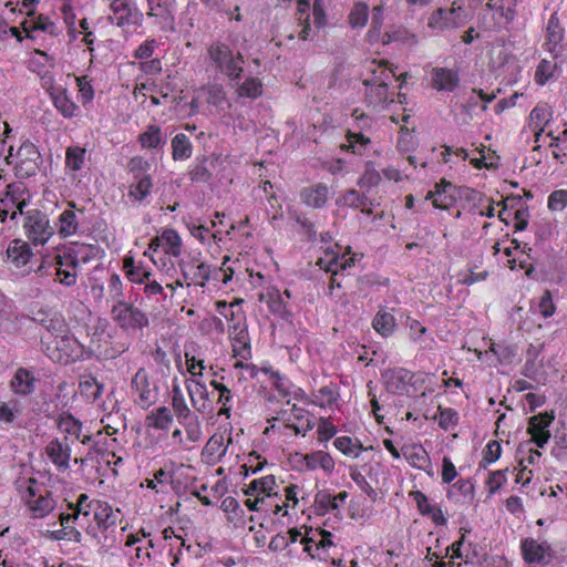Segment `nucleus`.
<instances>
[{
	"mask_svg": "<svg viewBox=\"0 0 567 567\" xmlns=\"http://www.w3.org/2000/svg\"><path fill=\"white\" fill-rule=\"evenodd\" d=\"M564 40L565 27L555 11L550 14L545 28L543 49L550 54L553 60H557L564 55Z\"/></svg>",
	"mask_w": 567,
	"mask_h": 567,
	"instance_id": "f8f14e48",
	"label": "nucleus"
},
{
	"mask_svg": "<svg viewBox=\"0 0 567 567\" xmlns=\"http://www.w3.org/2000/svg\"><path fill=\"white\" fill-rule=\"evenodd\" d=\"M331 197L330 188L324 183H317L300 190L301 202L311 208L320 209L326 206Z\"/></svg>",
	"mask_w": 567,
	"mask_h": 567,
	"instance_id": "aec40b11",
	"label": "nucleus"
},
{
	"mask_svg": "<svg viewBox=\"0 0 567 567\" xmlns=\"http://www.w3.org/2000/svg\"><path fill=\"white\" fill-rule=\"evenodd\" d=\"M467 22V14L455 0L450 9L439 8L429 18V27L434 30L457 29Z\"/></svg>",
	"mask_w": 567,
	"mask_h": 567,
	"instance_id": "9b49d317",
	"label": "nucleus"
},
{
	"mask_svg": "<svg viewBox=\"0 0 567 567\" xmlns=\"http://www.w3.org/2000/svg\"><path fill=\"white\" fill-rule=\"evenodd\" d=\"M523 558L528 564H548L551 558V547L547 542L525 538L520 542Z\"/></svg>",
	"mask_w": 567,
	"mask_h": 567,
	"instance_id": "a211bd4d",
	"label": "nucleus"
},
{
	"mask_svg": "<svg viewBox=\"0 0 567 567\" xmlns=\"http://www.w3.org/2000/svg\"><path fill=\"white\" fill-rule=\"evenodd\" d=\"M23 226L28 238L35 245L45 244L53 235L48 216L37 209L27 212Z\"/></svg>",
	"mask_w": 567,
	"mask_h": 567,
	"instance_id": "ddd939ff",
	"label": "nucleus"
},
{
	"mask_svg": "<svg viewBox=\"0 0 567 567\" xmlns=\"http://www.w3.org/2000/svg\"><path fill=\"white\" fill-rule=\"evenodd\" d=\"M37 379L33 372L25 368H19L10 381L11 390L19 395H29L35 389Z\"/></svg>",
	"mask_w": 567,
	"mask_h": 567,
	"instance_id": "a878e982",
	"label": "nucleus"
},
{
	"mask_svg": "<svg viewBox=\"0 0 567 567\" xmlns=\"http://www.w3.org/2000/svg\"><path fill=\"white\" fill-rule=\"evenodd\" d=\"M208 158L206 156L197 157L189 167V178L196 183H207L212 178V174L207 167Z\"/></svg>",
	"mask_w": 567,
	"mask_h": 567,
	"instance_id": "09e8293b",
	"label": "nucleus"
},
{
	"mask_svg": "<svg viewBox=\"0 0 567 567\" xmlns=\"http://www.w3.org/2000/svg\"><path fill=\"white\" fill-rule=\"evenodd\" d=\"M557 65L553 61L543 59L535 71V81L539 85H544L546 82L549 81V79L553 78L554 72L556 70Z\"/></svg>",
	"mask_w": 567,
	"mask_h": 567,
	"instance_id": "680f3d73",
	"label": "nucleus"
},
{
	"mask_svg": "<svg viewBox=\"0 0 567 567\" xmlns=\"http://www.w3.org/2000/svg\"><path fill=\"white\" fill-rule=\"evenodd\" d=\"M177 266L187 287L195 285L205 288L207 282L213 278V274L219 271L209 264L199 261L195 257L188 259L181 258L177 261Z\"/></svg>",
	"mask_w": 567,
	"mask_h": 567,
	"instance_id": "9d476101",
	"label": "nucleus"
},
{
	"mask_svg": "<svg viewBox=\"0 0 567 567\" xmlns=\"http://www.w3.org/2000/svg\"><path fill=\"white\" fill-rule=\"evenodd\" d=\"M347 141L348 144L342 145V148L358 155H362L371 142L361 132L354 133L351 131L347 133Z\"/></svg>",
	"mask_w": 567,
	"mask_h": 567,
	"instance_id": "3c124183",
	"label": "nucleus"
},
{
	"mask_svg": "<svg viewBox=\"0 0 567 567\" xmlns=\"http://www.w3.org/2000/svg\"><path fill=\"white\" fill-rule=\"evenodd\" d=\"M134 178L136 179L135 183H133L130 186L128 189V196L133 197L136 202L144 200L152 188V179L150 175H134Z\"/></svg>",
	"mask_w": 567,
	"mask_h": 567,
	"instance_id": "37998d69",
	"label": "nucleus"
},
{
	"mask_svg": "<svg viewBox=\"0 0 567 567\" xmlns=\"http://www.w3.org/2000/svg\"><path fill=\"white\" fill-rule=\"evenodd\" d=\"M109 20L124 32H133L143 25L144 13L136 0H111Z\"/></svg>",
	"mask_w": 567,
	"mask_h": 567,
	"instance_id": "20e7f679",
	"label": "nucleus"
},
{
	"mask_svg": "<svg viewBox=\"0 0 567 567\" xmlns=\"http://www.w3.org/2000/svg\"><path fill=\"white\" fill-rule=\"evenodd\" d=\"M74 204H69V208L64 209L58 218V233L61 237H70L79 231L80 217L84 215L83 209L74 210Z\"/></svg>",
	"mask_w": 567,
	"mask_h": 567,
	"instance_id": "393cba45",
	"label": "nucleus"
},
{
	"mask_svg": "<svg viewBox=\"0 0 567 567\" xmlns=\"http://www.w3.org/2000/svg\"><path fill=\"white\" fill-rule=\"evenodd\" d=\"M245 505L250 509V511H265V512H268V511H271L275 515L279 514L284 508H285V513L284 515L287 514V504L285 503L284 505H280L278 503H270L267 501V497H255V498H251V496H249V498L245 502Z\"/></svg>",
	"mask_w": 567,
	"mask_h": 567,
	"instance_id": "de8ad7c7",
	"label": "nucleus"
},
{
	"mask_svg": "<svg viewBox=\"0 0 567 567\" xmlns=\"http://www.w3.org/2000/svg\"><path fill=\"white\" fill-rule=\"evenodd\" d=\"M354 256L348 257L346 254H341V247L336 245L334 248H327L324 251V256L320 257L317 264L327 272H331L332 285L340 287V284L337 282L336 280V276L352 268L354 266Z\"/></svg>",
	"mask_w": 567,
	"mask_h": 567,
	"instance_id": "4468645a",
	"label": "nucleus"
},
{
	"mask_svg": "<svg viewBox=\"0 0 567 567\" xmlns=\"http://www.w3.org/2000/svg\"><path fill=\"white\" fill-rule=\"evenodd\" d=\"M111 317L123 330H142L150 324L147 315L127 301L113 303Z\"/></svg>",
	"mask_w": 567,
	"mask_h": 567,
	"instance_id": "1a4fd4ad",
	"label": "nucleus"
},
{
	"mask_svg": "<svg viewBox=\"0 0 567 567\" xmlns=\"http://www.w3.org/2000/svg\"><path fill=\"white\" fill-rule=\"evenodd\" d=\"M172 408L178 423L185 429L187 439L190 442H198L202 439V426L198 416L188 406L183 391L178 384L172 388Z\"/></svg>",
	"mask_w": 567,
	"mask_h": 567,
	"instance_id": "39448f33",
	"label": "nucleus"
},
{
	"mask_svg": "<svg viewBox=\"0 0 567 567\" xmlns=\"http://www.w3.org/2000/svg\"><path fill=\"white\" fill-rule=\"evenodd\" d=\"M373 329L384 338L392 336L396 328L394 316L384 310H379L372 320Z\"/></svg>",
	"mask_w": 567,
	"mask_h": 567,
	"instance_id": "c9c22d12",
	"label": "nucleus"
},
{
	"mask_svg": "<svg viewBox=\"0 0 567 567\" xmlns=\"http://www.w3.org/2000/svg\"><path fill=\"white\" fill-rule=\"evenodd\" d=\"M147 427L167 430L173 422V415L166 406L157 408L146 416Z\"/></svg>",
	"mask_w": 567,
	"mask_h": 567,
	"instance_id": "a19ab883",
	"label": "nucleus"
},
{
	"mask_svg": "<svg viewBox=\"0 0 567 567\" xmlns=\"http://www.w3.org/2000/svg\"><path fill=\"white\" fill-rule=\"evenodd\" d=\"M53 103L64 117L74 116L78 111L76 104L71 100L65 90L56 91L53 95Z\"/></svg>",
	"mask_w": 567,
	"mask_h": 567,
	"instance_id": "49530a36",
	"label": "nucleus"
},
{
	"mask_svg": "<svg viewBox=\"0 0 567 567\" xmlns=\"http://www.w3.org/2000/svg\"><path fill=\"white\" fill-rule=\"evenodd\" d=\"M210 385L219 392L218 403L221 404V409L219 410L220 415L230 416V405L229 403L233 400L230 390L223 383H219L215 380L210 382Z\"/></svg>",
	"mask_w": 567,
	"mask_h": 567,
	"instance_id": "052dcab7",
	"label": "nucleus"
},
{
	"mask_svg": "<svg viewBox=\"0 0 567 567\" xmlns=\"http://www.w3.org/2000/svg\"><path fill=\"white\" fill-rule=\"evenodd\" d=\"M58 427L61 432L74 437L80 439L83 424L80 420L75 419L72 414L63 412L58 419Z\"/></svg>",
	"mask_w": 567,
	"mask_h": 567,
	"instance_id": "c03bdc74",
	"label": "nucleus"
},
{
	"mask_svg": "<svg viewBox=\"0 0 567 567\" xmlns=\"http://www.w3.org/2000/svg\"><path fill=\"white\" fill-rule=\"evenodd\" d=\"M312 415L309 413V411L297 406L296 404L292 405L290 410V415L288 417L289 421H297V424H290L288 425L290 429H293L296 434H302L306 435L307 432L313 429L315 422L312 420Z\"/></svg>",
	"mask_w": 567,
	"mask_h": 567,
	"instance_id": "c756f323",
	"label": "nucleus"
},
{
	"mask_svg": "<svg viewBox=\"0 0 567 567\" xmlns=\"http://www.w3.org/2000/svg\"><path fill=\"white\" fill-rule=\"evenodd\" d=\"M284 297L290 298V291L281 292L279 289L271 287L259 295V301L267 303L271 313L282 317L286 313Z\"/></svg>",
	"mask_w": 567,
	"mask_h": 567,
	"instance_id": "cd10ccee",
	"label": "nucleus"
},
{
	"mask_svg": "<svg viewBox=\"0 0 567 567\" xmlns=\"http://www.w3.org/2000/svg\"><path fill=\"white\" fill-rule=\"evenodd\" d=\"M44 451L59 472L64 473L70 468L71 446L68 443V437L51 440Z\"/></svg>",
	"mask_w": 567,
	"mask_h": 567,
	"instance_id": "f3484780",
	"label": "nucleus"
},
{
	"mask_svg": "<svg viewBox=\"0 0 567 567\" xmlns=\"http://www.w3.org/2000/svg\"><path fill=\"white\" fill-rule=\"evenodd\" d=\"M124 271L126 278L136 285H144L153 274L150 269L144 267L142 264L136 265L132 257L124 259Z\"/></svg>",
	"mask_w": 567,
	"mask_h": 567,
	"instance_id": "473e14b6",
	"label": "nucleus"
},
{
	"mask_svg": "<svg viewBox=\"0 0 567 567\" xmlns=\"http://www.w3.org/2000/svg\"><path fill=\"white\" fill-rule=\"evenodd\" d=\"M434 420L437 421L439 425L449 431L454 429L458 422V414L452 408H442L440 406L437 413L434 415Z\"/></svg>",
	"mask_w": 567,
	"mask_h": 567,
	"instance_id": "6e6d98bb",
	"label": "nucleus"
},
{
	"mask_svg": "<svg viewBox=\"0 0 567 567\" xmlns=\"http://www.w3.org/2000/svg\"><path fill=\"white\" fill-rule=\"evenodd\" d=\"M10 147L9 155L6 161L8 164L14 163L16 175L21 178L34 176L41 164V155L33 143L24 142L21 144L17 154H12Z\"/></svg>",
	"mask_w": 567,
	"mask_h": 567,
	"instance_id": "0eeeda50",
	"label": "nucleus"
},
{
	"mask_svg": "<svg viewBox=\"0 0 567 567\" xmlns=\"http://www.w3.org/2000/svg\"><path fill=\"white\" fill-rule=\"evenodd\" d=\"M131 393L135 404L146 410L158 400V385L144 368H140L131 381Z\"/></svg>",
	"mask_w": 567,
	"mask_h": 567,
	"instance_id": "6e6552de",
	"label": "nucleus"
},
{
	"mask_svg": "<svg viewBox=\"0 0 567 567\" xmlns=\"http://www.w3.org/2000/svg\"><path fill=\"white\" fill-rule=\"evenodd\" d=\"M172 156L175 161L188 159L193 154V145L184 133L175 135L172 140Z\"/></svg>",
	"mask_w": 567,
	"mask_h": 567,
	"instance_id": "ea45409f",
	"label": "nucleus"
},
{
	"mask_svg": "<svg viewBox=\"0 0 567 567\" xmlns=\"http://www.w3.org/2000/svg\"><path fill=\"white\" fill-rule=\"evenodd\" d=\"M380 181V173L373 167L371 162H368L362 176L358 181V185L360 187L371 188L377 186Z\"/></svg>",
	"mask_w": 567,
	"mask_h": 567,
	"instance_id": "774afa93",
	"label": "nucleus"
},
{
	"mask_svg": "<svg viewBox=\"0 0 567 567\" xmlns=\"http://www.w3.org/2000/svg\"><path fill=\"white\" fill-rule=\"evenodd\" d=\"M508 468L492 471L485 482L488 493L495 494L507 482Z\"/></svg>",
	"mask_w": 567,
	"mask_h": 567,
	"instance_id": "69168bd1",
	"label": "nucleus"
},
{
	"mask_svg": "<svg viewBox=\"0 0 567 567\" xmlns=\"http://www.w3.org/2000/svg\"><path fill=\"white\" fill-rule=\"evenodd\" d=\"M228 445L224 443L221 434H214L205 445V451L209 456L220 458L227 453Z\"/></svg>",
	"mask_w": 567,
	"mask_h": 567,
	"instance_id": "e2e57ef3",
	"label": "nucleus"
},
{
	"mask_svg": "<svg viewBox=\"0 0 567 567\" xmlns=\"http://www.w3.org/2000/svg\"><path fill=\"white\" fill-rule=\"evenodd\" d=\"M176 4L174 0H156L147 4L146 16L154 19V23L163 32H175Z\"/></svg>",
	"mask_w": 567,
	"mask_h": 567,
	"instance_id": "2eb2a0df",
	"label": "nucleus"
},
{
	"mask_svg": "<svg viewBox=\"0 0 567 567\" xmlns=\"http://www.w3.org/2000/svg\"><path fill=\"white\" fill-rule=\"evenodd\" d=\"M142 542V538L138 534L128 535L125 540L126 547H134L135 555L131 557V565H143L144 561H150L152 556L147 548L140 546L138 544Z\"/></svg>",
	"mask_w": 567,
	"mask_h": 567,
	"instance_id": "a18cd8bd",
	"label": "nucleus"
},
{
	"mask_svg": "<svg viewBox=\"0 0 567 567\" xmlns=\"http://www.w3.org/2000/svg\"><path fill=\"white\" fill-rule=\"evenodd\" d=\"M138 140L142 147L148 150L162 147L166 143V136L157 125L147 126L146 131L140 135Z\"/></svg>",
	"mask_w": 567,
	"mask_h": 567,
	"instance_id": "e433bc0d",
	"label": "nucleus"
},
{
	"mask_svg": "<svg viewBox=\"0 0 567 567\" xmlns=\"http://www.w3.org/2000/svg\"><path fill=\"white\" fill-rule=\"evenodd\" d=\"M84 245L70 247L56 257L55 277L60 284L66 287L74 286L78 280L80 264H86L91 257ZM92 250V248H90Z\"/></svg>",
	"mask_w": 567,
	"mask_h": 567,
	"instance_id": "7ed1b4c3",
	"label": "nucleus"
},
{
	"mask_svg": "<svg viewBox=\"0 0 567 567\" xmlns=\"http://www.w3.org/2000/svg\"><path fill=\"white\" fill-rule=\"evenodd\" d=\"M431 83L439 92H452L460 84L458 72L449 68H433L431 71Z\"/></svg>",
	"mask_w": 567,
	"mask_h": 567,
	"instance_id": "5701e85b",
	"label": "nucleus"
},
{
	"mask_svg": "<svg viewBox=\"0 0 567 567\" xmlns=\"http://www.w3.org/2000/svg\"><path fill=\"white\" fill-rule=\"evenodd\" d=\"M403 456L411 466L430 473L431 460L422 445L414 444L403 449Z\"/></svg>",
	"mask_w": 567,
	"mask_h": 567,
	"instance_id": "c85d7f7f",
	"label": "nucleus"
},
{
	"mask_svg": "<svg viewBox=\"0 0 567 567\" xmlns=\"http://www.w3.org/2000/svg\"><path fill=\"white\" fill-rule=\"evenodd\" d=\"M8 192L6 193L4 198L0 200V220L3 221L8 216L11 219H14L18 214L23 213V207L25 203L23 199H18L16 194L20 192L19 185H8Z\"/></svg>",
	"mask_w": 567,
	"mask_h": 567,
	"instance_id": "b1692460",
	"label": "nucleus"
},
{
	"mask_svg": "<svg viewBox=\"0 0 567 567\" xmlns=\"http://www.w3.org/2000/svg\"><path fill=\"white\" fill-rule=\"evenodd\" d=\"M386 39L383 43L398 42L406 47H414L417 44V35L405 27H395L391 32H386L384 35Z\"/></svg>",
	"mask_w": 567,
	"mask_h": 567,
	"instance_id": "58836bf2",
	"label": "nucleus"
},
{
	"mask_svg": "<svg viewBox=\"0 0 567 567\" xmlns=\"http://www.w3.org/2000/svg\"><path fill=\"white\" fill-rule=\"evenodd\" d=\"M555 416L554 414L549 413H539L537 415H534L529 419L527 432L533 434H540V433H550L548 427L554 421Z\"/></svg>",
	"mask_w": 567,
	"mask_h": 567,
	"instance_id": "603ef678",
	"label": "nucleus"
},
{
	"mask_svg": "<svg viewBox=\"0 0 567 567\" xmlns=\"http://www.w3.org/2000/svg\"><path fill=\"white\" fill-rule=\"evenodd\" d=\"M183 241L178 233L173 228H165L151 239L148 250L158 251L162 249L166 256L178 258L182 254Z\"/></svg>",
	"mask_w": 567,
	"mask_h": 567,
	"instance_id": "dca6fc26",
	"label": "nucleus"
},
{
	"mask_svg": "<svg viewBox=\"0 0 567 567\" xmlns=\"http://www.w3.org/2000/svg\"><path fill=\"white\" fill-rule=\"evenodd\" d=\"M343 200L346 205L350 207L361 208L363 213L371 214V209L369 208L370 199L355 189L348 190L343 196Z\"/></svg>",
	"mask_w": 567,
	"mask_h": 567,
	"instance_id": "13d9d810",
	"label": "nucleus"
},
{
	"mask_svg": "<svg viewBox=\"0 0 567 567\" xmlns=\"http://www.w3.org/2000/svg\"><path fill=\"white\" fill-rule=\"evenodd\" d=\"M333 445L342 454L359 457L361 452L367 450L359 441H353L350 436H339L334 440Z\"/></svg>",
	"mask_w": 567,
	"mask_h": 567,
	"instance_id": "8fccbe9b",
	"label": "nucleus"
},
{
	"mask_svg": "<svg viewBox=\"0 0 567 567\" xmlns=\"http://www.w3.org/2000/svg\"><path fill=\"white\" fill-rule=\"evenodd\" d=\"M303 462L306 468L309 471H315L317 468H322L326 473H331L334 470V461L330 454L323 451H317L310 454H307L303 457Z\"/></svg>",
	"mask_w": 567,
	"mask_h": 567,
	"instance_id": "72a5a7b5",
	"label": "nucleus"
},
{
	"mask_svg": "<svg viewBox=\"0 0 567 567\" xmlns=\"http://www.w3.org/2000/svg\"><path fill=\"white\" fill-rule=\"evenodd\" d=\"M502 454V446L497 441L487 443L483 451V460L480 462V468H486L489 464L496 462Z\"/></svg>",
	"mask_w": 567,
	"mask_h": 567,
	"instance_id": "338daca9",
	"label": "nucleus"
},
{
	"mask_svg": "<svg viewBox=\"0 0 567 567\" xmlns=\"http://www.w3.org/2000/svg\"><path fill=\"white\" fill-rule=\"evenodd\" d=\"M367 86L365 91V100L367 103L373 107H383L388 102V92L389 89L384 85L377 83V84H368L364 83Z\"/></svg>",
	"mask_w": 567,
	"mask_h": 567,
	"instance_id": "79ce46f5",
	"label": "nucleus"
},
{
	"mask_svg": "<svg viewBox=\"0 0 567 567\" xmlns=\"http://www.w3.org/2000/svg\"><path fill=\"white\" fill-rule=\"evenodd\" d=\"M339 508L337 498L326 491H319L315 496V512L317 515H326L329 511Z\"/></svg>",
	"mask_w": 567,
	"mask_h": 567,
	"instance_id": "864d4df0",
	"label": "nucleus"
},
{
	"mask_svg": "<svg viewBox=\"0 0 567 567\" xmlns=\"http://www.w3.org/2000/svg\"><path fill=\"white\" fill-rule=\"evenodd\" d=\"M107 292H109V298L114 303H120V302L125 301L123 282H122L121 277L117 274H113L110 277Z\"/></svg>",
	"mask_w": 567,
	"mask_h": 567,
	"instance_id": "0e129e2a",
	"label": "nucleus"
},
{
	"mask_svg": "<svg viewBox=\"0 0 567 567\" xmlns=\"http://www.w3.org/2000/svg\"><path fill=\"white\" fill-rule=\"evenodd\" d=\"M210 60L216 68L230 80H238L243 73L244 58L240 52H234L229 45L216 41L208 48Z\"/></svg>",
	"mask_w": 567,
	"mask_h": 567,
	"instance_id": "423d86ee",
	"label": "nucleus"
},
{
	"mask_svg": "<svg viewBox=\"0 0 567 567\" xmlns=\"http://www.w3.org/2000/svg\"><path fill=\"white\" fill-rule=\"evenodd\" d=\"M21 489L22 501L33 518H43L55 508L56 501L52 493L37 480H27Z\"/></svg>",
	"mask_w": 567,
	"mask_h": 567,
	"instance_id": "f03ea898",
	"label": "nucleus"
},
{
	"mask_svg": "<svg viewBox=\"0 0 567 567\" xmlns=\"http://www.w3.org/2000/svg\"><path fill=\"white\" fill-rule=\"evenodd\" d=\"M553 120V111L545 104L536 105L529 114V128L545 131L546 125Z\"/></svg>",
	"mask_w": 567,
	"mask_h": 567,
	"instance_id": "4c0bfd02",
	"label": "nucleus"
},
{
	"mask_svg": "<svg viewBox=\"0 0 567 567\" xmlns=\"http://www.w3.org/2000/svg\"><path fill=\"white\" fill-rule=\"evenodd\" d=\"M339 399V393L332 386H322L313 393L312 403L320 408L331 406Z\"/></svg>",
	"mask_w": 567,
	"mask_h": 567,
	"instance_id": "4d7b16f0",
	"label": "nucleus"
},
{
	"mask_svg": "<svg viewBox=\"0 0 567 567\" xmlns=\"http://www.w3.org/2000/svg\"><path fill=\"white\" fill-rule=\"evenodd\" d=\"M185 385L195 412L209 413L213 408L206 384L199 379H187Z\"/></svg>",
	"mask_w": 567,
	"mask_h": 567,
	"instance_id": "6ab92c4d",
	"label": "nucleus"
},
{
	"mask_svg": "<svg viewBox=\"0 0 567 567\" xmlns=\"http://www.w3.org/2000/svg\"><path fill=\"white\" fill-rule=\"evenodd\" d=\"M59 520L61 527H64L69 542L78 544L82 543V534L76 528L75 524L82 526L83 518H80L78 514L61 513L59 515Z\"/></svg>",
	"mask_w": 567,
	"mask_h": 567,
	"instance_id": "f704fd0d",
	"label": "nucleus"
},
{
	"mask_svg": "<svg viewBox=\"0 0 567 567\" xmlns=\"http://www.w3.org/2000/svg\"><path fill=\"white\" fill-rule=\"evenodd\" d=\"M86 150L81 146H70L65 151V168L68 174L75 178L76 173L85 165Z\"/></svg>",
	"mask_w": 567,
	"mask_h": 567,
	"instance_id": "7c9ffc66",
	"label": "nucleus"
},
{
	"mask_svg": "<svg viewBox=\"0 0 567 567\" xmlns=\"http://www.w3.org/2000/svg\"><path fill=\"white\" fill-rule=\"evenodd\" d=\"M8 259L17 267H24L32 257L29 245L21 240H13L7 249Z\"/></svg>",
	"mask_w": 567,
	"mask_h": 567,
	"instance_id": "2f4dec72",
	"label": "nucleus"
},
{
	"mask_svg": "<svg viewBox=\"0 0 567 567\" xmlns=\"http://www.w3.org/2000/svg\"><path fill=\"white\" fill-rule=\"evenodd\" d=\"M369 19V7L364 2H358L349 14V22L352 28H362Z\"/></svg>",
	"mask_w": 567,
	"mask_h": 567,
	"instance_id": "bf43d9fd",
	"label": "nucleus"
},
{
	"mask_svg": "<svg viewBox=\"0 0 567 567\" xmlns=\"http://www.w3.org/2000/svg\"><path fill=\"white\" fill-rule=\"evenodd\" d=\"M262 93V83L257 78H247L238 87L237 94L240 97L257 99Z\"/></svg>",
	"mask_w": 567,
	"mask_h": 567,
	"instance_id": "5fc2aeb1",
	"label": "nucleus"
},
{
	"mask_svg": "<svg viewBox=\"0 0 567 567\" xmlns=\"http://www.w3.org/2000/svg\"><path fill=\"white\" fill-rule=\"evenodd\" d=\"M87 507L92 508L94 519L100 529L106 530L116 525L120 511H114L109 503L93 499L87 504Z\"/></svg>",
	"mask_w": 567,
	"mask_h": 567,
	"instance_id": "4be33fe9",
	"label": "nucleus"
},
{
	"mask_svg": "<svg viewBox=\"0 0 567 567\" xmlns=\"http://www.w3.org/2000/svg\"><path fill=\"white\" fill-rule=\"evenodd\" d=\"M412 378V373L404 368L389 369L382 373L388 392L393 394H402L406 391Z\"/></svg>",
	"mask_w": 567,
	"mask_h": 567,
	"instance_id": "412c9836",
	"label": "nucleus"
},
{
	"mask_svg": "<svg viewBox=\"0 0 567 567\" xmlns=\"http://www.w3.org/2000/svg\"><path fill=\"white\" fill-rule=\"evenodd\" d=\"M453 185L445 181H441L440 184H436L435 190H430L426 195V199H431L433 206L439 209H449L455 200L453 194Z\"/></svg>",
	"mask_w": 567,
	"mask_h": 567,
	"instance_id": "bb28decb",
	"label": "nucleus"
},
{
	"mask_svg": "<svg viewBox=\"0 0 567 567\" xmlns=\"http://www.w3.org/2000/svg\"><path fill=\"white\" fill-rule=\"evenodd\" d=\"M45 354L54 362L69 363L79 360L90 359L95 349L93 344L84 346L70 333L49 336L42 338Z\"/></svg>",
	"mask_w": 567,
	"mask_h": 567,
	"instance_id": "f257e3e1",
	"label": "nucleus"
}]
</instances>
